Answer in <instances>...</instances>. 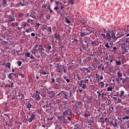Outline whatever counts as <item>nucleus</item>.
Listing matches in <instances>:
<instances>
[{
    "label": "nucleus",
    "mask_w": 129,
    "mask_h": 129,
    "mask_svg": "<svg viewBox=\"0 0 129 129\" xmlns=\"http://www.w3.org/2000/svg\"><path fill=\"white\" fill-rule=\"evenodd\" d=\"M114 37H115V30H112L109 32H107L106 33V39L107 40H108L109 41H110V40H113V39H114Z\"/></svg>",
    "instance_id": "nucleus-1"
},
{
    "label": "nucleus",
    "mask_w": 129,
    "mask_h": 129,
    "mask_svg": "<svg viewBox=\"0 0 129 129\" xmlns=\"http://www.w3.org/2000/svg\"><path fill=\"white\" fill-rule=\"evenodd\" d=\"M89 35V33L87 32V28L86 27H83L82 31L80 33V37H84V36H87Z\"/></svg>",
    "instance_id": "nucleus-2"
},
{
    "label": "nucleus",
    "mask_w": 129,
    "mask_h": 129,
    "mask_svg": "<svg viewBox=\"0 0 129 129\" xmlns=\"http://www.w3.org/2000/svg\"><path fill=\"white\" fill-rule=\"evenodd\" d=\"M62 114L63 116H70L72 114V110L70 108H68L67 110H66L65 111L62 113Z\"/></svg>",
    "instance_id": "nucleus-3"
},
{
    "label": "nucleus",
    "mask_w": 129,
    "mask_h": 129,
    "mask_svg": "<svg viewBox=\"0 0 129 129\" xmlns=\"http://www.w3.org/2000/svg\"><path fill=\"white\" fill-rule=\"evenodd\" d=\"M84 42L86 43L87 46H88L89 44H91V42H92V40H91L90 38L86 37L84 38Z\"/></svg>",
    "instance_id": "nucleus-4"
},
{
    "label": "nucleus",
    "mask_w": 129,
    "mask_h": 129,
    "mask_svg": "<svg viewBox=\"0 0 129 129\" xmlns=\"http://www.w3.org/2000/svg\"><path fill=\"white\" fill-rule=\"evenodd\" d=\"M17 2L18 3L17 7H21V6L23 7L24 6H26V5H27V3H26V2H25L24 1H23L22 2L21 1H18Z\"/></svg>",
    "instance_id": "nucleus-5"
},
{
    "label": "nucleus",
    "mask_w": 129,
    "mask_h": 129,
    "mask_svg": "<svg viewBox=\"0 0 129 129\" xmlns=\"http://www.w3.org/2000/svg\"><path fill=\"white\" fill-rule=\"evenodd\" d=\"M18 49H19V50H17V55L18 56H21L23 54V51L22 50V47H21V45H18L17 46Z\"/></svg>",
    "instance_id": "nucleus-6"
},
{
    "label": "nucleus",
    "mask_w": 129,
    "mask_h": 129,
    "mask_svg": "<svg viewBox=\"0 0 129 129\" xmlns=\"http://www.w3.org/2000/svg\"><path fill=\"white\" fill-rule=\"evenodd\" d=\"M35 117H36V115L34 114H32L30 117L27 119V120L29 122H32L35 119Z\"/></svg>",
    "instance_id": "nucleus-7"
},
{
    "label": "nucleus",
    "mask_w": 129,
    "mask_h": 129,
    "mask_svg": "<svg viewBox=\"0 0 129 129\" xmlns=\"http://www.w3.org/2000/svg\"><path fill=\"white\" fill-rule=\"evenodd\" d=\"M27 22L30 23V24H31L33 27H35V23H34V22H35L34 20L29 18Z\"/></svg>",
    "instance_id": "nucleus-8"
},
{
    "label": "nucleus",
    "mask_w": 129,
    "mask_h": 129,
    "mask_svg": "<svg viewBox=\"0 0 129 129\" xmlns=\"http://www.w3.org/2000/svg\"><path fill=\"white\" fill-rule=\"evenodd\" d=\"M78 43V40L76 38H72V44L73 45H76Z\"/></svg>",
    "instance_id": "nucleus-9"
},
{
    "label": "nucleus",
    "mask_w": 129,
    "mask_h": 129,
    "mask_svg": "<svg viewBox=\"0 0 129 129\" xmlns=\"http://www.w3.org/2000/svg\"><path fill=\"white\" fill-rule=\"evenodd\" d=\"M34 97L37 101H39L41 99V96H40V95L39 94H35L34 95Z\"/></svg>",
    "instance_id": "nucleus-10"
},
{
    "label": "nucleus",
    "mask_w": 129,
    "mask_h": 129,
    "mask_svg": "<svg viewBox=\"0 0 129 129\" xmlns=\"http://www.w3.org/2000/svg\"><path fill=\"white\" fill-rule=\"evenodd\" d=\"M26 108H28V110H31L30 108H32V104H31V103H27V104H26Z\"/></svg>",
    "instance_id": "nucleus-11"
},
{
    "label": "nucleus",
    "mask_w": 129,
    "mask_h": 129,
    "mask_svg": "<svg viewBox=\"0 0 129 129\" xmlns=\"http://www.w3.org/2000/svg\"><path fill=\"white\" fill-rule=\"evenodd\" d=\"M64 93H65L64 91H61L60 93H59L57 95V96L58 97H62V96H63V95H64Z\"/></svg>",
    "instance_id": "nucleus-12"
},
{
    "label": "nucleus",
    "mask_w": 129,
    "mask_h": 129,
    "mask_svg": "<svg viewBox=\"0 0 129 129\" xmlns=\"http://www.w3.org/2000/svg\"><path fill=\"white\" fill-rule=\"evenodd\" d=\"M54 38H55L57 40H59V41H61V35H60V34H54Z\"/></svg>",
    "instance_id": "nucleus-13"
},
{
    "label": "nucleus",
    "mask_w": 129,
    "mask_h": 129,
    "mask_svg": "<svg viewBox=\"0 0 129 129\" xmlns=\"http://www.w3.org/2000/svg\"><path fill=\"white\" fill-rule=\"evenodd\" d=\"M14 76H15V77H17V76H16V74H13V73H12V74H9L8 75V78H9V79H12V78L13 77H14Z\"/></svg>",
    "instance_id": "nucleus-14"
},
{
    "label": "nucleus",
    "mask_w": 129,
    "mask_h": 129,
    "mask_svg": "<svg viewBox=\"0 0 129 129\" xmlns=\"http://www.w3.org/2000/svg\"><path fill=\"white\" fill-rule=\"evenodd\" d=\"M15 21V18L12 16V15H10L9 16V22H14Z\"/></svg>",
    "instance_id": "nucleus-15"
},
{
    "label": "nucleus",
    "mask_w": 129,
    "mask_h": 129,
    "mask_svg": "<svg viewBox=\"0 0 129 129\" xmlns=\"http://www.w3.org/2000/svg\"><path fill=\"white\" fill-rule=\"evenodd\" d=\"M49 94L50 95H49V97H54V96H55V93H54L53 91H50Z\"/></svg>",
    "instance_id": "nucleus-16"
},
{
    "label": "nucleus",
    "mask_w": 129,
    "mask_h": 129,
    "mask_svg": "<svg viewBox=\"0 0 129 129\" xmlns=\"http://www.w3.org/2000/svg\"><path fill=\"white\" fill-rule=\"evenodd\" d=\"M56 70V72H58V73H61V72L63 71L62 69L60 68V67H57Z\"/></svg>",
    "instance_id": "nucleus-17"
},
{
    "label": "nucleus",
    "mask_w": 129,
    "mask_h": 129,
    "mask_svg": "<svg viewBox=\"0 0 129 129\" xmlns=\"http://www.w3.org/2000/svg\"><path fill=\"white\" fill-rule=\"evenodd\" d=\"M113 88H114V87L110 85L107 89V91L108 92L111 91L112 89H113Z\"/></svg>",
    "instance_id": "nucleus-18"
},
{
    "label": "nucleus",
    "mask_w": 129,
    "mask_h": 129,
    "mask_svg": "<svg viewBox=\"0 0 129 129\" xmlns=\"http://www.w3.org/2000/svg\"><path fill=\"white\" fill-rule=\"evenodd\" d=\"M99 84L100 86V88H104V83H103V82H99Z\"/></svg>",
    "instance_id": "nucleus-19"
},
{
    "label": "nucleus",
    "mask_w": 129,
    "mask_h": 129,
    "mask_svg": "<svg viewBox=\"0 0 129 129\" xmlns=\"http://www.w3.org/2000/svg\"><path fill=\"white\" fill-rule=\"evenodd\" d=\"M39 51H43V52H44V48H43V46H42V45H39V47H38V49Z\"/></svg>",
    "instance_id": "nucleus-20"
},
{
    "label": "nucleus",
    "mask_w": 129,
    "mask_h": 129,
    "mask_svg": "<svg viewBox=\"0 0 129 129\" xmlns=\"http://www.w3.org/2000/svg\"><path fill=\"white\" fill-rule=\"evenodd\" d=\"M17 78H19V77H21V78H24L25 77V76L23 74H18L17 75Z\"/></svg>",
    "instance_id": "nucleus-21"
},
{
    "label": "nucleus",
    "mask_w": 129,
    "mask_h": 129,
    "mask_svg": "<svg viewBox=\"0 0 129 129\" xmlns=\"http://www.w3.org/2000/svg\"><path fill=\"white\" fill-rule=\"evenodd\" d=\"M80 51H83L84 50H85V49H86V47H85V46H84V45H83L82 46H81V47H80Z\"/></svg>",
    "instance_id": "nucleus-22"
},
{
    "label": "nucleus",
    "mask_w": 129,
    "mask_h": 129,
    "mask_svg": "<svg viewBox=\"0 0 129 129\" xmlns=\"http://www.w3.org/2000/svg\"><path fill=\"white\" fill-rule=\"evenodd\" d=\"M46 108H49V107L51 106V103H49V102L47 101L46 102Z\"/></svg>",
    "instance_id": "nucleus-23"
},
{
    "label": "nucleus",
    "mask_w": 129,
    "mask_h": 129,
    "mask_svg": "<svg viewBox=\"0 0 129 129\" xmlns=\"http://www.w3.org/2000/svg\"><path fill=\"white\" fill-rule=\"evenodd\" d=\"M116 36H117L116 37L115 36V37H114V39H113V41L114 42H115V41H116L119 38V36H118V34H117Z\"/></svg>",
    "instance_id": "nucleus-24"
},
{
    "label": "nucleus",
    "mask_w": 129,
    "mask_h": 129,
    "mask_svg": "<svg viewBox=\"0 0 129 129\" xmlns=\"http://www.w3.org/2000/svg\"><path fill=\"white\" fill-rule=\"evenodd\" d=\"M6 66L8 68V69H11V63L10 62H7Z\"/></svg>",
    "instance_id": "nucleus-25"
},
{
    "label": "nucleus",
    "mask_w": 129,
    "mask_h": 129,
    "mask_svg": "<svg viewBox=\"0 0 129 129\" xmlns=\"http://www.w3.org/2000/svg\"><path fill=\"white\" fill-rule=\"evenodd\" d=\"M117 75L118 78H119L120 77H122V74H121V73H120V71H118L117 72Z\"/></svg>",
    "instance_id": "nucleus-26"
},
{
    "label": "nucleus",
    "mask_w": 129,
    "mask_h": 129,
    "mask_svg": "<svg viewBox=\"0 0 129 129\" xmlns=\"http://www.w3.org/2000/svg\"><path fill=\"white\" fill-rule=\"evenodd\" d=\"M115 63H116V65H117V66H119L121 65V61H120V60H118V61L115 60Z\"/></svg>",
    "instance_id": "nucleus-27"
},
{
    "label": "nucleus",
    "mask_w": 129,
    "mask_h": 129,
    "mask_svg": "<svg viewBox=\"0 0 129 129\" xmlns=\"http://www.w3.org/2000/svg\"><path fill=\"white\" fill-rule=\"evenodd\" d=\"M112 125L114 127H115V126H117V120H115L114 124H113Z\"/></svg>",
    "instance_id": "nucleus-28"
},
{
    "label": "nucleus",
    "mask_w": 129,
    "mask_h": 129,
    "mask_svg": "<svg viewBox=\"0 0 129 129\" xmlns=\"http://www.w3.org/2000/svg\"><path fill=\"white\" fill-rule=\"evenodd\" d=\"M39 50L38 49H34V54L35 56H36V54L39 53Z\"/></svg>",
    "instance_id": "nucleus-29"
},
{
    "label": "nucleus",
    "mask_w": 129,
    "mask_h": 129,
    "mask_svg": "<svg viewBox=\"0 0 129 129\" xmlns=\"http://www.w3.org/2000/svg\"><path fill=\"white\" fill-rule=\"evenodd\" d=\"M33 31V29L32 28H28V29L25 30V32H26V33H30V32H32Z\"/></svg>",
    "instance_id": "nucleus-30"
},
{
    "label": "nucleus",
    "mask_w": 129,
    "mask_h": 129,
    "mask_svg": "<svg viewBox=\"0 0 129 129\" xmlns=\"http://www.w3.org/2000/svg\"><path fill=\"white\" fill-rule=\"evenodd\" d=\"M123 94H124V91H121L120 92V94L119 95V96L120 97H122V96H123Z\"/></svg>",
    "instance_id": "nucleus-31"
},
{
    "label": "nucleus",
    "mask_w": 129,
    "mask_h": 129,
    "mask_svg": "<svg viewBox=\"0 0 129 129\" xmlns=\"http://www.w3.org/2000/svg\"><path fill=\"white\" fill-rule=\"evenodd\" d=\"M97 94L98 95V98L100 100V96H101V94L99 92V91L97 92Z\"/></svg>",
    "instance_id": "nucleus-32"
},
{
    "label": "nucleus",
    "mask_w": 129,
    "mask_h": 129,
    "mask_svg": "<svg viewBox=\"0 0 129 129\" xmlns=\"http://www.w3.org/2000/svg\"><path fill=\"white\" fill-rule=\"evenodd\" d=\"M86 87H87L86 84H85V83L83 84V85L82 86V88L83 89H85V88H86Z\"/></svg>",
    "instance_id": "nucleus-33"
},
{
    "label": "nucleus",
    "mask_w": 129,
    "mask_h": 129,
    "mask_svg": "<svg viewBox=\"0 0 129 129\" xmlns=\"http://www.w3.org/2000/svg\"><path fill=\"white\" fill-rule=\"evenodd\" d=\"M47 30L48 31V32H49L50 34H51V33H52V29L51 28V27H47Z\"/></svg>",
    "instance_id": "nucleus-34"
},
{
    "label": "nucleus",
    "mask_w": 129,
    "mask_h": 129,
    "mask_svg": "<svg viewBox=\"0 0 129 129\" xmlns=\"http://www.w3.org/2000/svg\"><path fill=\"white\" fill-rule=\"evenodd\" d=\"M125 53H127V49L126 48L122 49V54H124Z\"/></svg>",
    "instance_id": "nucleus-35"
},
{
    "label": "nucleus",
    "mask_w": 129,
    "mask_h": 129,
    "mask_svg": "<svg viewBox=\"0 0 129 129\" xmlns=\"http://www.w3.org/2000/svg\"><path fill=\"white\" fill-rule=\"evenodd\" d=\"M105 47H106V48L107 49H110V46L108 45V43L107 42L105 44Z\"/></svg>",
    "instance_id": "nucleus-36"
},
{
    "label": "nucleus",
    "mask_w": 129,
    "mask_h": 129,
    "mask_svg": "<svg viewBox=\"0 0 129 129\" xmlns=\"http://www.w3.org/2000/svg\"><path fill=\"white\" fill-rule=\"evenodd\" d=\"M105 65H107L108 67H110V66H111V63H109L108 61H106Z\"/></svg>",
    "instance_id": "nucleus-37"
},
{
    "label": "nucleus",
    "mask_w": 129,
    "mask_h": 129,
    "mask_svg": "<svg viewBox=\"0 0 129 129\" xmlns=\"http://www.w3.org/2000/svg\"><path fill=\"white\" fill-rule=\"evenodd\" d=\"M122 83L123 85H126V81L125 80V79H123L122 80Z\"/></svg>",
    "instance_id": "nucleus-38"
},
{
    "label": "nucleus",
    "mask_w": 129,
    "mask_h": 129,
    "mask_svg": "<svg viewBox=\"0 0 129 129\" xmlns=\"http://www.w3.org/2000/svg\"><path fill=\"white\" fill-rule=\"evenodd\" d=\"M117 103H121V104H123V102H122V101H121V100L119 98L117 99Z\"/></svg>",
    "instance_id": "nucleus-39"
},
{
    "label": "nucleus",
    "mask_w": 129,
    "mask_h": 129,
    "mask_svg": "<svg viewBox=\"0 0 129 129\" xmlns=\"http://www.w3.org/2000/svg\"><path fill=\"white\" fill-rule=\"evenodd\" d=\"M84 69H85V71H87V73H90V72H91L87 68H84Z\"/></svg>",
    "instance_id": "nucleus-40"
},
{
    "label": "nucleus",
    "mask_w": 129,
    "mask_h": 129,
    "mask_svg": "<svg viewBox=\"0 0 129 129\" xmlns=\"http://www.w3.org/2000/svg\"><path fill=\"white\" fill-rule=\"evenodd\" d=\"M47 26L44 25L42 28V31H46V30H47Z\"/></svg>",
    "instance_id": "nucleus-41"
},
{
    "label": "nucleus",
    "mask_w": 129,
    "mask_h": 129,
    "mask_svg": "<svg viewBox=\"0 0 129 129\" xmlns=\"http://www.w3.org/2000/svg\"><path fill=\"white\" fill-rule=\"evenodd\" d=\"M87 22V21L86 20H83L81 21V23L82 24H85Z\"/></svg>",
    "instance_id": "nucleus-42"
},
{
    "label": "nucleus",
    "mask_w": 129,
    "mask_h": 129,
    "mask_svg": "<svg viewBox=\"0 0 129 129\" xmlns=\"http://www.w3.org/2000/svg\"><path fill=\"white\" fill-rule=\"evenodd\" d=\"M67 119L68 120H71L72 119V117L71 116H68V117H67Z\"/></svg>",
    "instance_id": "nucleus-43"
},
{
    "label": "nucleus",
    "mask_w": 129,
    "mask_h": 129,
    "mask_svg": "<svg viewBox=\"0 0 129 129\" xmlns=\"http://www.w3.org/2000/svg\"><path fill=\"white\" fill-rule=\"evenodd\" d=\"M88 34H89V35H93V34H94V30L91 31L90 32L88 33Z\"/></svg>",
    "instance_id": "nucleus-44"
},
{
    "label": "nucleus",
    "mask_w": 129,
    "mask_h": 129,
    "mask_svg": "<svg viewBox=\"0 0 129 129\" xmlns=\"http://www.w3.org/2000/svg\"><path fill=\"white\" fill-rule=\"evenodd\" d=\"M66 20V22L67 23V24H70V23H71V22L70 21V20H68L67 19V17L65 18Z\"/></svg>",
    "instance_id": "nucleus-45"
},
{
    "label": "nucleus",
    "mask_w": 129,
    "mask_h": 129,
    "mask_svg": "<svg viewBox=\"0 0 129 129\" xmlns=\"http://www.w3.org/2000/svg\"><path fill=\"white\" fill-rule=\"evenodd\" d=\"M63 117L64 120H65V117H62L60 116H58L57 118H58V119L61 120V119H63Z\"/></svg>",
    "instance_id": "nucleus-46"
},
{
    "label": "nucleus",
    "mask_w": 129,
    "mask_h": 129,
    "mask_svg": "<svg viewBox=\"0 0 129 129\" xmlns=\"http://www.w3.org/2000/svg\"><path fill=\"white\" fill-rule=\"evenodd\" d=\"M41 74H43V75H46V74H48V72L42 71L41 72Z\"/></svg>",
    "instance_id": "nucleus-47"
},
{
    "label": "nucleus",
    "mask_w": 129,
    "mask_h": 129,
    "mask_svg": "<svg viewBox=\"0 0 129 129\" xmlns=\"http://www.w3.org/2000/svg\"><path fill=\"white\" fill-rule=\"evenodd\" d=\"M84 116L85 117H87V116H90V114L85 113V114L84 115Z\"/></svg>",
    "instance_id": "nucleus-48"
},
{
    "label": "nucleus",
    "mask_w": 129,
    "mask_h": 129,
    "mask_svg": "<svg viewBox=\"0 0 129 129\" xmlns=\"http://www.w3.org/2000/svg\"><path fill=\"white\" fill-rule=\"evenodd\" d=\"M14 105H15V106L14 107V108H15L16 107H17V104H16V100H14L12 101V103H14Z\"/></svg>",
    "instance_id": "nucleus-49"
},
{
    "label": "nucleus",
    "mask_w": 129,
    "mask_h": 129,
    "mask_svg": "<svg viewBox=\"0 0 129 129\" xmlns=\"http://www.w3.org/2000/svg\"><path fill=\"white\" fill-rule=\"evenodd\" d=\"M17 64H18V66H21V65H22V61H17Z\"/></svg>",
    "instance_id": "nucleus-50"
},
{
    "label": "nucleus",
    "mask_w": 129,
    "mask_h": 129,
    "mask_svg": "<svg viewBox=\"0 0 129 129\" xmlns=\"http://www.w3.org/2000/svg\"><path fill=\"white\" fill-rule=\"evenodd\" d=\"M23 16H24V14H23V13H19L18 14V17L19 18H22V17H23Z\"/></svg>",
    "instance_id": "nucleus-51"
},
{
    "label": "nucleus",
    "mask_w": 129,
    "mask_h": 129,
    "mask_svg": "<svg viewBox=\"0 0 129 129\" xmlns=\"http://www.w3.org/2000/svg\"><path fill=\"white\" fill-rule=\"evenodd\" d=\"M63 95H64V99H68V97H67V94H66V92H64Z\"/></svg>",
    "instance_id": "nucleus-52"
},
{
    "label": "nucleus",
    "mask_w": 129,
    "mask_h": 129,
    "mask_svg": "<svg viewBox=\"0 0 129 129\" xmlns=\"http://www.w3.org/2000/svg\"><path fill=\"white\" fill-rule=\"evenodd\" d=\"M9 42H8V41H4L2 42L3 45H7V44H8Z\"/></svg>",
    "instance_id": "nucleus-53"
},
{
    "label": "nucleus",
    "mask_w": 129,
    "mask_h": 129,
    "mask_svg": "<svg viewBox=\"0 0 129 129\" xmlns=\"http://www.w3.org/2000/svg\"><path fill=\"white\" fill-rule=\"evenodd\" d=\"M3 2V5H6L7 4V0H2Z\"/></svg>",
    "instance_id": "nucleus-54"
},
{
    "label": "nucleus",
    "mask_w": 129,
    "mask_h": 129,
    "mask_svg": "<svg viewBox=\"0 0 129 129\" xmlns=\"http://www.w3.org/2000/svg\"><path fill=\"white\" fill-rule=\"evenodd\" d=\"M101 36H103V38L106 39V35H105V34H103V33H101Z\"/></svg>",
    "instance_id": "nucleus-55"
},
{
    "label": "nucleus",
    "mask_w": 129,
    "mask_h": 129,
    "mask_svg": "<svg viewBox=\"0 0 129 129\" xmlns=\"http://www.w3.org/2000/svg\"><path fill=\"white\" fill-rule=\"evenodd\" d=\"M12 27L15 28V27H16V26H17V23H12Z\"/></svg>",
    "instance_id": "nucleus-56"
},
{
    "label": "nucleus",
    "mask_w": 129,
    "mask_h": 129,
    "mask_svg": "<svg viewBox=\"0 0 129 129\" xmlns=\"http://www.w3.org/2000/svg\"><path fill=\"white\" fill-rule=\"evenodd\" d=\"M91 44H92V45H93V46H94V45H95V44H96V41H92Z\"/></svg>",
    "instance_id": "nucleus-57"
},
{
    "label": "nucleus",
    "mask_w": 129,
    "mask_h": 129,
    "mask_svg": "<svg viewBox=\"0 0 129 129\" xmlns=\"http://www.w3.org/2000/svg\"><path fill=\"white\" fill-rule=\"evenodd\" d=\"M100 120H101V121H102V122H105L104 118L101 117L100 118Z\"/></svg>",
    "instance_id": "nucleus-58"
},
{
    "label": "nucleus",
    "mask_w": 129,
    "mask_h": 129,
    "mask_svg": "<svg viewBox=\"0 0 129 129\" xmlns=\"http://www.w3.org/2000/svg\"><path fill=\"white\" fill-rule=\"evenodd\" d=\"M126 42H127L128 46H129V37L126 39Z\"/></svg>",
    "instance_id": "nucleus-59"
},
{
    "label": "nucleus",
    "mask_w": 129,
    "mask_h": 129,
    "mask_svg": "<svg viewBox=\"0 0 129 129\" xmlns=\"http://www.w3.org/2000/svg\"><path fill=\"white\" fill-rule=\"evenodd\" d=\"M26 56H27V57H30L31 56V54L29 52H27L26 53Z\"/></svg>",
    "instance_id": "nucleus-60"
},
{
    "label": "nucleus",
    "mask_w": 129,
    "mask_h": 129,
    "mask_svg": "<svg viewBox=\"0 0 129 129\" xmlns=\"http://www.w3.org/2000/svg\"><path fill=\"white\" fill-rule=\"evenodd\" d=\"M70 4H72V5H74V1L73 0H70Z\"/></svg>",
    "instance_id": "nucleus-61"
},
{
    "label": "nucleus",
    "mask_w": 129,
    "mask_h": 129,
    "mask_svg": "<svg viewBox=\"0 0 129 129\" xmlns=\"http://www.w3.org/2000/svg\"><path fill=\"white\" fill-rule=\"evenodd\" d=\"M125 113H126V114H129V109H128L127 110H126L125 111Z\"/></svg>",
    "instance_id": "nucleus-62"
},
{
    "label": "nucleus",
    "mask_w": 129,
    "mask_h": 129,
    "mask_svg": "<svg viewBox=\"0 0 129 129\" xmlns=\"http://www.w3.org/2000/svg\"><path fill=\"white\" fill-rule=\"evenodd\" d=\"M54 10L55 11H56L57 10H59V7L58 6L55 7L54 8Z\"/></svg>",
    "instance_id": "nucleus-63"
},
{
    "label": "nucleus",
    "mask_w": 129,
    "mask_h": 129,
    "mask_svg": "<svg viewBox=\"0 0 129 129\" xmlns=\"http://www.w3.org/2000/svg\"><path fill=\"white\" fill-rule=\"evenodd\" d=\"M115 80L118 82V83L119 82L120 80H119V78H117L115 79Z\"/></svg>",
    "instance_id": "nucleus-64"
}]
</instances>
